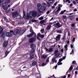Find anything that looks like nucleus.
I'll use <instances>...</instances> for the list:
<instances>
[{
    "label": "nucleus",
    "mask_w": 78,
    "mask_h": 78,
    "mask_svg": "<svg viewBox=\"0 0 78 78\" xmlns=\"http://www.w3.org/2000/svg\"><path fill=\"white\" fill-rule=\"evenodd\" d=\"M40 23L41 24H43V23H45V20H43L41 21Z\"/></svg>",
    "instance_id": "27"
},
{
    "label": "nucleus",
    "mask_w": 78,
    "mask_h": 78,
    "mask_svg": "<svg viewBox=\"0 0 78 78\" xmlns=\"http://www.w3.org/2000/svg\"><path fill=\"white\" fill-rule=\"evenodd\" d=\"M65 48V51H67L68 50V48H67V44H66V45L64 46Z\"/></svg>",
    "instance_id": "26"
},
{
    "label": "nucleus",
    "mask_w": 78,
    "mask_h": 78,
    "mask_svg": "<svg viewBox=\"0 0 78 78\" xmlns=\"http://www.w3.org/2000/svg\"><path fill=\"white\" fill-rule=\"evenodd\" d=\"M41 33H45V32L44 31V29H42L41 30Z\"/></svg>",
    "instance_id": "28"
},
{
    "label": "nucleus",
    "mask_w": 78,
    "mask_h": 78,
    "mask_svg": "<svg viewBox=\"0 0 78 78\" xmlns=\"http://www.w3.org/2000/svg\"><path fill=\"white\" fill-rule=\"evenodd\" d=\"M67 17L66 16L63 15V19H66Z\"/></svg>",
    "instance_id": "47"
},
{
    "label": "nucleus",
    "mask_w": 78,
    "mask_h": 78,
    "mask_svg": "<svg viewBox=\"0 0 78 78\" xmlns=\"http://www.w3.org/2000/svg\"><path fill=\"white\" fill-rule=\"evenodd\" d=\"M66 11V10H65L63 11H62L60 13V14H64V12H65Z\"/></svg>",
    "instance_id": "29"
},
{
    "label": "nucleus",
    "mask_w": 78,
    "mask_h": 78,
    "mask_svg": "<svg viewBox=\"0 0 78 78\" xmlns=\"http://www.w3.org/2000/svg\"><path fill=\"white\" fill-rule=\"evenodd\" d=\"M75 23H73L72 24L71 27H74L75 25Z\"/></svg>",
    "instance_id": "51"
},
{
    "label": "nucleus",
    "mask_w": 78,
    "mask_h": 78,
    "mask_svg": "<svg viewBox=\"0 0 78 78\" xmlns=\"http://www.w3.org/2000/svg\"><path fill=\"white\" fill-rule=\"evenodd\" d=\"M9 53V51H6L5 52V56L6 57V56H7V55H8V54Z\"/></svg>",
    "instance_id": "22"
},
{
    "label": "nucleus",
    "mask_w": 78,
    "mask_h": 78,
    "mask_svg": "<svg viewBox=\"0 0 78 78\" xmlns=\"http://www.w3.org/2000/svg\"><path fill=\"white\" fill-rule=\"evenodd\" d=\"M75 73L76 74V75L78 73V71H76L75 72Z\"/></svg>",
    "instance_id": "61"
},
{
    "label": "nucleus",
    "mask_w": 78,
    "mask_h": 78,
    "mask_svg": "<svg viewBox=\"0 0 78 78\" xmlns=\"http://www.w3.org/2000/svg\"><path fill=\"white\" fill-rule=\"evenodd\" d=\"M3 46L4 47L6 48V47L8 46V42L7 41H4L3 44Z\"/></svg>",
    "instance_id": "13"
},
{
    "label": "nucleus",
    "mask_w": 78,
    "mask_h": 78,
    "mask_svg": "<svg viewBox=\"0 0 78 78\" xmlns=\"http://www.w3.org/2000/svg\"><path fill=\"white\" fill-rule=\"evenodd\" d=\"M73 4H74L75 5V4H76V2H75V1H74L73 2Z\"/></svg>",
    "instance_id": "59"
},
{
    "label": "nucleus",
    "mask_w": 78,
    "mask_h": 78,
    "mask_svg": "<svg viewBox=\"0 0 78 78\" xmlns=\"http://www.w3.org/2000/svg\"><path fill=\"white\" fill-rule=\"evenodd\" d=\"M76 11H77V9H75L74 10V12Z\"/></svg>",
    "instance_id": "64"
},
{
    "label": "nucleus",
    "mask_w": 78,
    "mask_h": 78,
    "mask_svg": "<svg viewBox=\"0 0 78 78\" xmlns=\"http://www.w3.org/2000/svg\"><path fill=\"white\" fill-rule=\"evenodd\" d=\"M9 10H8V11H7V10H6V13H8V12H9Z\"/></svg>",
    "instance_id": "57"
},
{
    "label": "nucleus",
    "mask_w": 78,
    "mask_h": 78,
    "mask_svg": "<svg viewBox=\"0 0 78 78\" xmlns=\"http://www.w3.org/2000/svg\"><path fill=\"white\" fill-rule=\"evenodd\" d=\"M49 13H50V11H48L46 12V14H48Z\"/></svg>",
    "instance_id": "52"
},
{
    "label": "nucleus",
    "mask_w": 78,
    "mask_h": 78,
    "mask_svg": "<svg viewBox=\"0 0 78 78\" xmlns=\"http://www.w3.org/2000/svg\"><path fill=\"white\" fill-rule=\"evenodd\" d=\"M36 38L34 37L32 38L29 39V42L30 43V44H32V43L36 41Z\"/></svg>",
    "instance_id": "5"
},
{
    "label": "nucleus",
    "mask_w": 78,
    "mask_h": 78,
    "mask_svg": "<svg viewBox=\"0 0 78 78\" xmlns=\"http://www.w3.org/2000/svg\"><path fill=\"white\" fill-rule=\"evenodd\" d=\"M47 4L48 7H50V4L48 2H47Z\"/></svg>",
    "instance_id": "44"
},
{
    "label": "nucleus",
    "mask_w": 78,
    "mask_h": 78,
    "mask_svg": "<svg viewBox=\"0 0 78 78\" xmlns=\"http://www.w3.org/2000/svg\"><path fill=\"white\" fill-rule=\"evenodd\" d=\"M34 44H31L30 45V47L31 48H34Z\"/></svg>",
    "instance_id": "32"
},
{
    "label": "nucleus",
    "mask_w": 78,
    "mask_h": 78,
    "mask_svg": "<svg viewBox=\"0 0 78 78\" xmlns=\"http://www.w3.org/2000/svg\"><path fill=\"white\" fill-rule=\"evenodd\" d=\"M3 29L2 27H0V34H1L3 32Z\"/></svg>",
    "instance_id": "24"
},
{
    "label": "nucleus",
    "mask_w": 78,
    "mask_h": 78,
    "mask_svg": "<svg viewBox=\"0 0 78 78\" xmlns=\"http://www.w3.org/2000/svg\"><path fill=\"white\" fill-rule=\"evenodd\" d=\"M61 10V7H58V9L57 10V11H60Z\"/></svg>",
    "instance_id": "45"
},
{
    "label": "nucleus",
    "mask_w": 78,
    "mask_h": 78,
    "mask_svg": "<svg viewBox=\"0 0 78 78\" xmlns=\"http://www.w3.org/2000/svg\"><path fill=\"white\" fill-rule=\"evenodd\" d=\"M46 9V7H42L41 6V8L40 9V10H41V11H44Z\"/></svg>",
    "instance_id": "15"
},
{
    "label": "nucleus",
    "mask_w": 78,
    "mask_h": 78,
    "mask_svg": "<svg viewBox=\"0 0 78 78\" xmlns=\"http://www.w3.org/2000/svg\"><path fill=\"white\" fill-rule=\"evenodd\" d=\"M61 35L58 34V35L56 37V41H59L60 40L61 38Z\"/></svg>",
    "instance_id": "10"
},
{
    "label": "nucleus",
    "mask_w": 78,
    "mask_h": 78,
    "mask_svg": "<svg viewBox=\"0 0 78 78\" xmlns=\"http://www.w3.org/2000/svg\"><path fill=\"white\" fill-rule=\"evenodd\" d=\"M48 1L49 3H53V1L48 0Z\"/></svg>",
    "instance_id": "36"
},
{
    "label": "nucleus",
    "mask_w": 78,
    "mask_h": 78,
    "mask_svg": "<svg viewBox=\"0 0 78 78\" xmlns=\"http://www.w3.org/2000/svg\"><path fill=\"white\" fill-rule=\"evenodd\" d=\"M57 33H59L60 34H61V33H62V31L58 30L57 31Z\"/></svg>",
    "instance_id": "31"
},
{
    "label": "nucleus",
    "mask_w": 78,
    "mask_h": 78,
    "mask_svg": "<svg viewBox=\"0 0 78 78\" xmlns=\"http://www.w3.org/2000/svg\"><path fill=\"white\" fill-rule=\"evenodd\" d=\"M30 32H32V33L27 35V36L28 37H31V36H33V35H34V32L32 31L31 30H30Z\"/></svg>",
    "instance_id": "9"
},
{
    "label": "nucleus",
    "mask_w": 78,
    "mask_h": 78,
    "mask_svg": "<svg viewBox=\"0 0 78 78\" xmlns=\"http://www.w3.org/2000/svg\"><path fill=\"white\" fill-rule=\"evenodd\" d=\"M47 55H43L41 56L42 58H44V59H46V58H47Z\"/></svg>",
    "instance_id": "21"
},
{
    "label": "nucleus",
    "mask_w": 78,
    "mask_h": 78,
    "mask_svg": "<svg viewBox=\"0 0 78 78\" xmlns=\"http://www.w3.org/2000/svg\"><path fill=\"white\" fill-rule=\"evenodd\" d=\"M54 24L55 25H56L57 26V28H60V27H61L62 25V24H60L58 22V21H55L54 23Z\"/></svg>",
    "instance_id": "4"
},
{
    "label": "nucleus",
    "mask_w": 78,
    "mask_h": 78,
    "mask_svg": "<svg viewBox=\"0 0 78 78\" xmlns=\"http://www.w3.org/2000/svg\"><path fill=\"white\" fill-rule=\"evenodd\" d=\"M25 30H22L21 31V33L22 34H23V33H25Z\"/></svg>",
    "instance_id": "39"
},
{
    "label": "nucleus",
    "mask_w": 78,
    "mask_h": 78,
    "mask_svg": "<svg viewBox=\"0 0 78 78\" xmlns=\"http://www.w3.org/2000/svg\"><path fill=\"white\" fill-rule=\"evenodd\" d=\"M23 21H19L18 22V24H20V23H23Z\"/></svg>",
    "instance_id": "43"
},
{
    "label": "nucleus",
    "mask_w": 78,
    "mask_h": 78,
    "mask_svg": "<svg viewBox=\"0 0 78 78\" xmlns=\"http://www.w3.org/2000/svg\"><path fill=\"white\" fill-rule=\"evenodd\" d=\"M37 16V13L35 11H30L29 13V15L27 14V16L26 18L27 19H31L32 16L33 17H36Z\"/></svg>",
    "instance_id": "1"
},
{
    "label": "nucleus",
    "mask_w": 78,
    "mask_h": 78,
    "mask_svg": "<svg viewBox=\"0 0 78 78\" xmlns=\"http://www.w3.org/2000/svg\"><path fill=\"white\" fill-rule=\"evenodd\" d=\"M45 65H46V64L44 63H43L42 64V66H45Z\"/></svg>",
    "instance_id": "46"
},
{
    "label": "nucleus",
    "mask_w": 78,
    "mask_h": 78,
    "mask_svg": "<svg viewBox=\"0 0 78 78\" xmlns=\"http://www.w3.org/2000/svg\"><path fill=\"white\" fill-rule=\"evenodd\" d=\"M54 12H55L56 14H58L59 13V11L57 10L56 12L55 11V10H54Z\"/></svg>",
    "instance_id": "34"
},
{
    "label": "nucleus",
    "mask_w": 78,
    "mask_h": 78,
    "mask_svg": "<svg viewBox=\"0 0 78 78\" xmlns=\"http://www.w3.org/2000/svg\"><path fill=\"white\" fill-rule=\"evenodd\" d=\"M21 18H22V16H21L18 14L16 18V19H20Z\"/></svg>",
    "instance_id": "16"
},
{
    "label": "nucleus",
    "mask_w": 78,
    "mask_h": 78,
    "mask_svg": "<svg viewBox=\"0 0 78 78\" xmlns=\"http://www.w3.org/2000/svg\"><path fill=\"white\" fill-rule=\"evenodd\" d=\"M69 18L71 20H73V16H69Z\"/></svg>",
    "instance_id": "38"
},
{
    "label": "nucleus",
    "mask_w": 78,
    "mask_h": 78,
    "mask_svg": "<svg viewBox=\"0 0 78 78\" xmlns=\"http://www.w3.org/2000/svg\"><path fill=\"white\" fill-rule=\"evenodd\" d=\"M75 64H76V61H73L72 64H73V65H75Z\"/></svg>",
    "instance_id": "42"
},
{
    "label": "nucleus",
    "mask_w": 78,
    "mask_h": 78,
    "mask_svg": "<svg viewBox=\"0 0 78 78\" xmlns=\"http://www.w3.org/2000/svg\"><path fill=\"white\" fill-rule=\"evenodd\" d=\"M40 37L41 39H43L44 37V34L41 35L40 36Z\"/></svg>",
    "instance_id": "35"
},
{
    "label": "nucleus",
    "mask_w": 78,
    "mask_h": 78,
    "mask_svg": "<svg viewBox=\"0 0 78 78\" xmlns=\"http://www.w3.org/2000/svg\"><path fill=\"white\" fill-rule=\"evenodd\" d=\"M36 21V20L33 19H31L29 21V23H32V22H35Z\"/></svg>",
    "instance_id": "18"
},
{
    "label": "nucleus",
    "mask_w": 78,
    "mask_h": 78,
    "mask_svg": "<svg viewBox=\"0 0 78 78\" xmlns=\"http://www.w3.org/2000/svg\"><path fill=\"white\" fill-rule=\"evenodd\" d=\"M63 59H62V58H60V59H59V62H61Z\"/></svg>",
    "instance_id": "49"
},
{
    "label": "nucleus",
    "mask_w": 78,
    "mask_h": 78,
    "mask_svg": "<svg viewBox=\"0 0 78 78\" xmlns=\"http://www.w3.org/2000/svg\"><path fill=\"white\" fill-rule=\"evenodd\" d=\"M10 2H8V1H5V2H3L2 4V6L4 10H6L7 9V7L6 6L8 3H9Z\"/></svg>",
    "instance_id": "2"
},
{
    "label": "nucleus",
    "mask_w": 78,
    "mask_h": 78,
    "mask_svg": "<svg viewBox=\"0 0 78 78\" xmlns=\"http://www.w3.org/2000/svg\"><path fill=\"white\" fill-rule=\"evenodd\" d=\"M75 38L74 37L73 38L72 42H75Z\"/></svg>",
    "instance_id": "50"
},
{
    "label": "nucleus",
    "mask_w": 78,
    "mask_h": 78,
    "mask_svg": "<svg viewBox=\"0 0 78 78\" xmlns=\"http://www.w3.org/2000/svg\"><path fill=\"white\" fill-rule=\"evenodd\" d=\"M57 67H58V66L56 65V66H55V69H56Z\"/></svg>",
    "instance_id": "56"
},
{
    "label": "nucleus",
    "mask_w": 78,
    "mask_h": 78,
    "mask_svg": "<svg viewBox=\"0 0 78 78\" xmlns=\"http://www.w3.org/2000/svg\"><path fill=\"white\" fill-rule=\"evenodd\" d=\"M55 8V6H52V9H54Z\"/></svg>",
    "instance_id": "62"
},
{
    "label": "nucleus",
    "mask_w": 78,
    "mask_h": 78,
    "mask_svg": "<svg viewBox=\"0 0 78 78\" xmlns=\"http://www.w3.org/2000/svg\"><path fill=\"white\" fill-rule=\"evenodd\" d=\"M74 53V50H73L71 53L70 54V55H72V53Z\"/></svg>",
    "instance_id": "48"
},
{
    "label": "nucleus",
    "mask_w": 78,
    "mask_h": 78,
    "mask_svg": "<svg viewBox=\"0 0 78 78\" xmlns=\"http://www.w3.org/2000/svg\"><path fill=\"white\" fill-rule=\"evenodd\" d=\"M5 1L8 2V3H10V0H6Z\"/></svg>",
    "instance_id": "53"
},
{
    "label": "nucleus",
    "mask_w": 78,
    "mask_h": 78,
    "mask_svg": "<svg viewBox=\"0 0 78 78\" xmlns=\"http://www.w3.org/2000/svg\"><path fill=\"white\" fill-rule=\"evenodd\" d=\"M63 51H64V49H61V52H63Z\"/></svg>",
    "instance_id": "63"
},
{
    "label": "nucleus",
    "mask_w": 78,
    "mask_h": 78,
    "mask_svg": "<svg viewBox=\"0 0 78 78\" xmlns=\"http://www.w3.org/2000/svg\"><path fill=\"white\" fill-rule=\"evenodd\" d=\"M23 18H25L26 16H25V11H24V10L23 11Z\"/></svg>",
    "instance_id": "33"
},
{
    "label": "nucleus",
    "mask_w": 78,
    "mask_h": 78,
    "mask_svg": "<svg viewBox=\"0 0 78 78\" xmlns=\"http://www.w3.org/2000/svg\"><path fill=\"white\" fill-rule=\"evenodd\" d=\"M37 8L38 10L40 12H41V11L40 10L41 8L42 7V5L40 3H38L37 5Z\"/></svg>",
    "instance_id": "7"
},
{
    "label": "nucleus",
    "mask_w": 78,
    "mask_h": 78,
    "mask_svg": "<svg viewBox=\"0 0 78 78\" xmlns=\"http://www.w3.org/2000/svg\"><path fill=\"white\" fill-rule=\"evenodd\" d=\"M46 62H49V59L48 58L46 60Z\"/></svg>",
    "instance_id": "55"
},
{
    "label": "nucleus",
    "mask_w": 78,
    "mask_h": 78,
    "mask_svg": "<svg viewBox=\"0 0 78 78\" xmlns=\"http://www.w3.org/2000/svg\"><path fill=\"white\" fill-rule=\"evenodd\" d=\"M37 39H38V40H39V41H40V38H39V37H37Z\"/></svg>",
    "instance_id": "58"
},
{
    "label": "nucleus",
    "mask_w": 78,
    "mask_h": 78,
    "mask_svg": "<svg viewBox=\"0 0 78 78\" xmlns=\"http://www.w3.org/2000/svg\"><path fill=\"white\" fill-rule=\"evenodd\" d=\"M51 61L53 62H55V63H56L57 62V60H56V58L55 57H54L52 59Z\"/></svg>",
    "instance_id": "14"
},
{
    "label": "nucleus",
    "mask_w": 78,
    "mask_h": 78,
    "mask_svg": "<svg viewBox=\"0 0 78 78\" xmlns=\"http://www.w3.org/2000/svg\"><path fill=\"white\" fill-rule=\"evenodd\" d=\"M41 33H38V34H37V36L38 37H41Z\"/></svg>",
    "instance_id": "41"
},
{
    "label": "nucleus",
    "mask_w": 78,
    "mask_h": 78,
    "mask_svg": "<svg viewBox=\"0 0 78 78\" xmlns=\"http://www.w3.org/2000/svg\"><path fill=\"white\" fill-rule=\"evenodd\" d=\"M3 2V0H0V6H1V3Z\"/></svg>",
    "instance_id": "40"
},
{
    "label": "nucleus",
    "mask_w": 78,
    "mask_h": 78,
    "mask_svg": "<svg viewBox=\"0 0 78 78\" xmlns=\"http://www.w3.org/2000/svg\"><path fill=\"white\" fill-rule=\"evenodd\" d=\"M72 66H73V65H71L69 70L68 71V72H71V71L72 70V69H73V67H72Z\"/></svg>",
    "instance_id": "19"
},
{
    "label": "nucleus",
    "mask_w": 78,
    "mask_h": 78,
    "mask_svg": "<svg viewBox=\"0 0 78 78\" xmlns=\"http://www.w3.org/2000/svg\"><path fill=\"white\" fill-rule=\"evenodd\" d=\"M36 63H37V62H36L34 61V62L32 63V66H35V65H36Z\"/></svg>",
    "instance_id": "25"
},
{
    "label": "nucleus",
    "mask_w": 78,
    "mask_h": 78,
    "mask_svg": "<svg viewBox=\"0 0 78 78\" xmlns=\"http://www.w3.org/2000/svg\"><path fill=\"white\" fill-rule=\"evenodd\" d=\"M11 33L10 32H7L6 33V36L7 37H11Z\"/></svg>",
    "instance_id": "12"
},
{
    "label": "nucleus",
    "mask_w": 78,
    "mask_h": 78,
    "mask_svg": "<svg viewBox=\"0 0 78 78\" xmlns=\"http://www.w3.org/2000/svg\"><path fill=\"white\" fill-rule=\"evenodd\" d=\"M18 14L19 13L17 11L14 12L12 13V16L13 18H16Z\"/></svg>",
    "instance_id": "6"
},
{
    "label": "nucleus",
    "mask_w": 78,
    "mask_h": 78,
    "mask_svg": "<svg viewBox=\"0 0 78 78\" xmlns=\"http://www.w3.org/2000/svg\"><path fill=\"white\" fill-rule=\"evenodd\" d=\"M58 4V2H55L54 5L55 6H56V4Z\"/></svg>",
    "instance_id": "54"
},
{
    "label": "nucleus",
    "mask_w": 78,
    "mask_h": 78,
    "mask_svg": "<svg viewBox=\"0 0 78 78\" xmlns=\"http://www.w3.org/2000/svg\"><path fill=\"white\" fill-rule=\"evenodd\" d=\"M42 6H43V7H47V4L45 3H43L42 4Z\"/></svg>",
    "instance_id": "23"
},
{
    "label": "nucleus",
    "mask_w": 78,
    "mask_h": 78,
    "mask_svg": "<svg viewBox=\"0 0 78 78\" xmlns=\"http://www.w3.org/2000/svg\"><path fill=\"white\" fill-rule=\"evenodd\" d=\"M62 59H66V57L65 56H64L62 58Z\"/></svg>",
    "instance_id": "60"
},
{
    "label": "nucleus",
    "mask_w": 78,
    "mask_h": 78,
    "mask_svg": "<svg viewBox=\"0 0 78 78\" xmlns=\"http://www.w3.org/2000/svg\"><path fill=\"white\" fill-rule=\"evenodd\" d=\"M21 29H17L15 30L13 32L14 35H17V34H19L21 32Z\"/></svg>",
    "instance_id": "3"
},
{
    "label": "nucleus",
    "mask_w": 78,
    "mask_h": 78,
    "mask_svg": "<svg viewBox=\"0 0 78 78\" xmlns=\"http://www.w3.org/2000/svg\"><path fill=\"white\" fill-rule=\"evenodd\" d=\"M51 25H49L47 27V28H46V30H50V28H51Z\"/></svg>",
    "instance_id": "20"
},
{
    "label": "nucleus",
    "mask_w": 78,
    "mask_h": 78,
    "mask_svg": "<svg viewBox=\"0 0 78 78\" xmlns=\"http://www.w3.org/2000/svg\"><path fill=\"white\" fill-rule=\"evenodd\" d=\"M34 56H35V55L32 54L30 55V58L33 59V58H34Z\"/></svg>",
    "instance_id": "17"
},
{
    "label": "nucleus",
    "mask_w": 78,
    "mask_h": 78,
    "mask_svg": "<svg viewBox=\"0 0 78 78\" xmlns=\"http://www.w3.org/2000/svg\"><path fill=\"white\" fill-rule=\"evenodd\" d=\"M53 48H50L49 49H47V48H46V50L48 52H52L53 51Z\"/></svg>",
    "instance_id": "11"
},
{
    "label": "nucleus",
    "mask_w": 78,
    "mask_h": 78,
    "mask_svg": "<svg viewBox=\"0 0 78 78\" xmlns=\"http://www.w3.org/2000/svg\"><path fill=\"white\" fill-rule=\"evenodd\" d=\"M54 54L55 55L56 57H58L60 55V53L58 52V50H55L54 52Z\"/></svg>",
    "instance_id": "8"
},
{
    "label": "nucleus",
    "mask_w": 78,
    "mask_h": 78,
    "mask_svg": "<svg viewBox=\"0 0 78 78\" xmlns=\"http://www.w3.org/2000/svg\"><path fill=\"white\" fill-rule=\"evenodd\" d=\"M57 64L58 66H59V65H62V63L61 62H59Z\"/></svg>",
    "instance_id": "30"
},
{
    "label": "nucleus",
    "mask_w": 78,
    "mask_h": 78,
    "mask_svg": "<svg viewBox=\"0 0 78 78\" xmlns=\"http://www.w3.org/2000/svg\"><path fill=\"white\" fill-rule=\"evenodd\" d=\"M39 19L40 20H43V19H44V17L42 16H41V17L39 18Z\"/></svg>",
    "instance_id": "37"
}]
</instances>
